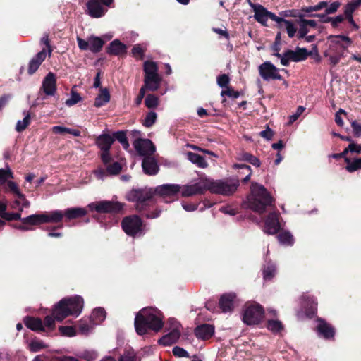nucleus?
Returning a JSON list of instances; mask_svg holds the SVG:
<instances>
[{
	"mask_svg": "<svg viewBox=\"0 0 361 361\" xmlns=\"http://www.w3.org/2000/svg\"><path fill=\"white\" fill-rule=\"evenodd\" d=\"M181 187L178 184H163L152 188L132 189L126 195L129 202H135V209L147 219H154L160 216L161 210L155 209L149 212L150 207L155 204L154 195H157L165 202L169 203L178 198Z\"/></svg>",
	"mask_w": 361,
	"mask_h": 361,
	"instance_id": "f257e3e1",
	"label": "nucleus"
},
{
	"mask_svg": "<svg viewBox=\"0 0 361 361\" xmlns=\"http://www.w3.org/2000/svg\"><path fill=\"white\" fill-rule=\"evenodd\" d=\"M84 300L80 295L64 298L58 302L52 310V315L44 317L43 325L49 331L55 329V320L61 322L70 315L78 316L83 308Z\"/></svg>",
	"mask_w": 361,
	"mask_h": 361,
	"instance_id": "f03ea898",
	"label": "nucleus"
},
{
	"mask_svg": "<svg viewBox=\"0 0 361 361\" xmlns=\"http://www.w3.org/2000/svg\"><path fill=\"white\" fill-rule=\"evenodd\" d=\"M134 326L140 336L147 334L149 330L159 332L164 326L162 314L157 309L142 308L135 315Z\"/></svg>",
	"mask_w": 361,
	"mask_h": 361,
	"instance_id": "7ed1b4c3",
	"label": "nucleus"
},
{
	"mask_svg": "<svg viewBox=\"0 0 361 361\" xmlns=\"http://www.w3.org/2000/svg\"><path fill=\"white\" fill-rule=\"evenodd\" d=\"M251 195L248 198L252 210L263 214L267 207L270 206L274 199L265 187L258 183L252 182L250 185Z\"/></svg>",
	"mask_w": 361,
	"mask_h": 361,
	"instance_id": "20e7f679",
	"label": "nucleus"
},
{
	"mask_svg": "<svg viewBox=\"0 0 361 361\" xmlns=\"http://www.w3.org/2000/svg\"><path fill=\"white\" fill-rule=\"evenodd\" d=\"M63 218V211L53 210L49 212H45L41 214H34L25 217L23 224H30V226H39L43 224L49 223L61 224Z\"/></svg>",
	"mask_w": 361,
	"mask_h": 361,
	"instance_id": "39448f33",
	"label": "nucleus"
},
{
	"mask_svg": "<svg viewBox=\"0 0 361 361\" xmlns=\"http://www.w3.org/2000/svg\"><path fill=\"white\" fill-rule=\"evenodd\" d=\"M145 227L143 221L136 214L125 216L121 221V228L128 236L143 234Z\"/></svg>",
	"mask_w": 361,
	"mask_h": 361,
	"instance_id": "423d86ee",
	"label": "nucleus"
},
{
	"mask_svg": "<svg viewBox=\"0 0 361 361\" xmlns=\"http://www.w3.org/2000/svg\"><path fill=\"white\" fill-rule=\"evenodd\" d=\"M114 142V137L109 133H102L96 137L94 144L100 149L99 157L103 164H108L113 161L110 149Z\"/></svg>",
	"mask_w": 361,
	"mask_h": 361,
	"instance_id": "0eeeda50",
	"label": "nucleus"
},
{
	"mask_svg": "<svg viewBox=\"0 0 361 361\" xmlns=\"http://www.w3.org/2000/svg\"><path fill=\"white\" fill-rule=\"evenodd\" d=\"M208 190L212 193L220 194L222 195H231L239 186L238 180H211L207 179Z\"/></svg>",
	"mask_w": 361,
	"mask_h": 361,
	"instance_id": "6e6552de",
	"label": "nucleus"
},
{
	"mask_svg": "<svg viewBox=\"0 0 361 361\" xmlns=\"http://www.w3.org/2000/svg\"><path fill=\"white\" fill-rule=\"evenodd\" d=\"M125 206V204L120 202L102 200L91 203L88 207L92 211H96L100 214H119Z\"/></svg>",
	"mask_w": 361,
	"mask_h": 361,
	"instance_id": "1a4fd4ad",
	"label": "nucleus"
},
{
	"mask_svg": "<svg viewBox=\"0 0 361 361\" xmlns=\"http://www.w3.org/2000/svg\"><path fill=\"white\" fill-rule=\"evenodd\" d=\"M264 314V308L257 303L252 304L246 307L243 320L247 325L258 324L262 321Z\"/></svg>",
	"mask_w": 361,
	"mask_h": 361,
	"instance_id": "9d476101",
	"label": "nucleus"
},
{
	"mask_svg": "<svg viewBox=\"0 0 361 361\" xmlns=\"http://www.w3.org/2000/svg\"><path fill=\"white\" fill-rule=\"evenodd\" d=\"M254 6V18L262 25L267 27L268 25L267 20L269 18L276 23L278 20H281V17L277 16L274 13L269 11L262 5L257 4V6Z\"/></svg>",
	"mask_w": 361,
	"mask_h": 361,
	"instance_id": "9b49d317",
	"label": "nucleus"
},
{
	"mask_svg": "<svg viewBox=\"0 0 361 361\" xmlns=\"http://www.w3.org/2000/svg\"><path fill=\"white\" fill-rule=\"evenodd\" d=\"M258 69L259 75L264 80H283V77L279 73V68L270 61L264 62L259 65Z\"/></svg>",
	"mask_w": 361,
	"mask_h": 361,
	"instance_id": "f8f14e48",
	"label": "nucleus"
},
{
	"mask_svg": "<svg viewBox=\"0 0 361 361\" xmlns=\"http://www.w3.org/2000/svg\"><path fill=\"white\" fill-rule=\"evenodd\" d=\"M133 146L137 152L145 157H151L156 150L154 143L149 139H136L133 142Z\"/></svg>",
	"mask_w": 361,
	"mask_h": 361,
	"instance_id": "ddd939ff",
	"label": "nucleus"
},
{
	"mask_svg": "<svg viewBox=\"0 0 361 361\" xmlns=\"http://www.w3.org/2000/svg\"><path fill=\"white\" fill-rule=\"evenodd\" d=\"M207 190V179H204L192 185H185L181 191V195L183 197H190L197 195H203Z\"/></svg>",
	"mask_w": 361,
	"mask_h": 361,
	"instance_id": "4468645a",
	"label": "nucleus"
},
{
	"mask_svg": "<svg viewBox=\"0 0 361 361\" xmlns=\"http://www.w3.org/2000/svg\"><path fill=\"white\" fill-rule=\"evenodd\" d=\"M169 323L173 326V329L169 334L164 335L159 340V343L164 346L171 345L176 343L180 336V332L179 330L180 324L174 319H170Z\"/></svg>",
	"mask_w": 361,
	"mask_h": 361,
	"instance_id": "2eb2a0df",
	"label": "nucleus"
},
{
	"mask_svg": "<svg viewBox=\"0 0 361 361\" xmlns=\"http://www.w3.org/2000/svg\"><path fill=\"white\" fill-rule=\"evenodd\" d=\"M103 164L106 166V169L98 168L94 171V174L99 179H102L107 176L118 175L122 170V166L118 161H114L112 164L111 161Z\"/></svg>",
	"mask_w": 361,
	"mask_h": 361,
	"instance_id": "dca6fc26",
	"label": "nucleus"
},
{
	"mask_svg": "<svg viewBox=\"0 0 361 361\" xmlns=\"http://www.w3.org/2000/svg\"><path fill=\"white\" fill-rule=\"evenodd\" d=\"M317 322L316 330L318 336L326 340H334L336 334L335 328L324 319L318 318Z\"/></svg>",
	"mask_w": 361,
	"mask_h": 361,
	"instance_id": "f3484780",
	"label": "nucleus"
},
{
	"mask_svg": "<svg viewBox=\"0 0 361 361\" xmlns=\"http://www.w3.org/2000/svg\"><path fill=\"white\" fill-rule=\"evenodd\" d=\"M279 216L278 212H273L268 214L264 221V231L267 233L274 235L279 231L281 228Z\"/></svg>",
	"mask_w": 361,
	"mask_h": 361,
	"instance_id": "a211bd4d",
	"label": "nucleus"
},
{
	"mask_svg": "<svg viewBox=\"0 0 361 361\" xmlns=\"http://www.w3.org/2000/svg\"><path fill=\"white\" fill-rule=\"evenodd\" d=\"M87 13L92 18H99L105 15L107 9L98 0H89L86 4Z\"/></svg>",
	"mask_w": 361,
	"mask_h": 361,
	"instance_id": "6ab92c4d",
	"label": "nucleus"
},
{
	"mask_svg": "<svg viewBox=\"0 0 361 361\" xmlns=\"http://www.w3.org/2000/svg\"><path fill=\"white\" fill-rule=\"evenodd\" d=\"M56 77L52 72H49L44 78L41 90L47 96H54L56 92Z\"/></svg>",
	"mask_w": 361,
	"mask_h": 361,
	"instance_id": "aec40b11",
	"label": "nucleus"
},
{
	"mask_svg": "<svg viewBox=\"0 0 361 361\" xmlns=\"http://www.w3.org/2000/svg\"><path fill=\"white\" fill-rule=\"evenodd\" d=\"M302 299L305 302L302 304V307L305 309V314L306 317L312 319L317 312V302L314 297L307 295H303Z\"/></svg>",
	"mask_w": 361,
	"mask_h": 361,
	"instance_id": "412c9836",
	"label": "nucleus"
},
{
	"mask_svg": "<svg viewBox=\"0 0 361 361\" xmlns=\"http://www.w3.org/2000/svg\"><path fill=\"white\" fill-rule=\"evenodd\" d=\"M194 334L197 338L204 341L208 340L214 334V326L209 324L199 325L195 329Z\"/></svg>",
	"mask_w": 361,
	"mask_h": 361,
	"instance_id": "4be33fe9",
	"label": "nucleus"
},
{
	"mask_svg": "<svg viewBox=\"0 0 361 361\" xmlns=\"http://www.w3.org/2000/svg\"><path fill=\"white\" fill-rule=\"evenodd\" d=\"M142 168L144 173L149 176L156 175L159 170L156 159L151 157H145L142 161Z\"/></svg>",
	"mask_w": 361,
	"mask_h": 361,
	"instance_id": "5701e85b",
	"label": "nucleus"
},
{
	"mask_svg": "<svg viewBox=\"0 0 361 361\" xmlns=\"http://www.w3.org/2000/svg\"><path fill=\"white\" fill-rule=\"evenodd\" d=\"M47 56V50L43 48L41 51L37 53L29 62L27 73L33 75L39 68L42 62L45 60Z\"/></svg>",
	"mask_w": 361,
	"mask_h": 361,
	"instance_id": "b1692460",
	"label": "nucleus"
},
{
	"mask_svg": "<svg viewBox=\"0 0 361 361\" xmlns=\"http://www.w3.org/2000/svg\"><path fill=\"white\" fill-rule=\"evenodd\" d=\"M235 295L234 293H224L219 300V307L223 312H231L233 309L234 300Z\"/></svg>",
	"mask_w": 361,
	"mask_h": 361,
	"instance_id": "393cba45",
	"label": "nucleus"
},
{
	"mask_svg": "<svg viewBox=\"0 0 361 361\" xmlns=\"http://www.w3.org/2000/svg\"><path fill=\"white\" fill-rule=\"evenodd\" d=\"M127 47L119 39L113 40L106 47V53L113 56H123L126 54Z\"/></svg>",
	"mask_w": 361,
	"mask_h": 361,
	"instance_id": "a878e982",
	"label": "nucleus"
},
{
	"mask_svg": "<svg viewBox=\"0 0 361 361\" xmlns=\"http://www.w3.org/2000/svg\"><path fill=\"white\" fill-rule=\"evenodd\" d=\"M292 61L300 62L307 59L308 56L312 55V51H309L306 48H300L297 47L295 50L288 49V54Z\"/></svg>",
	"mask_w": 361,
	"mask_h": 361,
	"instance_id": "bb28decb",
	"label": "nucleus"
},
{
	"mask_svg": "<svg viewBox=\"0 0 361 361\" xmlns=\"http://www.w3.org/2000/svg\"><path fill=\"white\" fill-rule=\"evenodd\" d=\"M161 82V77L159 74L145 75L142 86L149 91L154 92L159 88Z\"/></svg>",
	"mask_w": 361,
	"mask_h": 361,
	"instance_id": "cd10ccee",
	"label": "nucleus"
},
{
	"mask_svg": "<svg viewBox=\"0 0 361 361\" xmlns=\"http://www.w3.org/2000/svg\"><path fill=\"white\" fill-rule=\"evenodd\" d=\"M87 210L81 207H71L63 211L66 221L81 218L87 215Z\"/></svg>",
	"mask_w": 361,
	"mask_h": 361,
	"instance_id": "c85d7f7f",
	"label": "nucleus"
},
{
	"mask_svg": "<svg viewBox=\"0 0 361 361\" xmlns=\"http://www.w3.org/2000/svg\"><path fill=\"white\" fill-rule=\"evenodd\" d=\"M25 325L30 329L37 332L45 331L42 320L39 317H26L24 319Z\"/></svg>",
	"mask_w": 361,
	"mask_h": 361,
	"instance_id": "c756f323",
	"label": "nucleus"
},
{
	"mask_svg": "<svg viewBox=\"0 0 361 361\" xmlns=\"http://www.w3.org/2000/svg\"><path fill=\"white\" fill-rule=\"evenodd\" d=\"M111 99V95L107 88L100 87L99 93L94 99V106L99 108L107 104Z\"/></svg>",
	"mask_w": 361,
	"mask_h": 361,
	"instance_id": "7c9ffc66",
	"label": "nucleus"
},
{
	"mask_svg": "<svg viewBox=\"0 0 361 361\" xmlns=\"http://www.w3.org/2000/svg\"><path fill=\"white\" fill-rule=\"evenodd\" d=\"M90 48L92 53L99 52L104 47L105 42L101 37L91 35L89 37Z\"/></svg>",
	"mask_w": 361,
	"mask_h": 361,
	"instance_id": "2f4dec72",
	"label": "nucleus"
},
{
	"mask_svg": "<svg viewBox=\"0 0 361 361\" xmlns=\"http://www.w3.org/2000/svg\"><path fill=\"white\" fill-rule=\"evenodd\" d=\"M188 159L193 164H196L198 167L206 168L208 166L204 157L199 154L188 152L187 153Z\"/></svg>",
	"mask_w": 361,
	"mask_h": 361,
	"instance_id": "473e14b6",
	"label": "nucleus"
},
{
	"mask_svg": "<svg viewBox=\"0 0 361 361\" xmlns=\"http://www.w3.org/2000/svg\"><path fill=\"white\" fill-rule=\"evenodd\" d=\"M345 170L349 173H353L361 169V157L355 159H345Z\"/></svg>",
	"mask_w": 361,
	"mask_h": 361,
	"instance_id": "72a5a7b5",
	"label": "nucleus"
},
{
	"mask_svg": "<svg viewBox=\"0 0 361 361\" xmlns=\"http://www.w3.org/2000/svg\"><path fill=\"white\" fill-rule=\"evenodd\" d=\"M327 39L330 41L331 44L338 45L339 47H341L343 42L348 43V44H352L353 43L351 38L343 35H331L327 37Z\"/></svg>",
	"mask_w": 361,
	"mask_h": 361,
	"instance_id": "f704fd0d",
	"label": "nucleus"
},
{
	"mask_svg": "<svg viewBox=\"0 0 361 361\" xmlns=\"http://www.w3.org/2000/svg\"><path fill=\"white\" fill-rule=\"evenodd\" d=\"M6 209H7V202L4 205V211H0L1 218H2L3 219H4L6 221H8L19 220L23 224L24 218L21 217L20 213L6 212Z\"/></svg>",
	"mask_w": 361,
	"mask_h": 361,
	"instance_id": "c9c22d12",
	"label": "nucleus"
},
{
	"mask_svg": "<svg viewBox=\"0 0 361 361\" xmlns=\"http://www.w3.org/2000/svg\"><path fill=\"white\" fill-rule=\"evenodd\" d=\"M4 186V190L5 192H10L17 197H24V194L20 191L18 185L15 182L9 180Z\"/></svg>",
	"mask_w": 361,
	"mask_h": 361,
	"instance_id": "e433bc0d",
	"label": "nucleus"
},
{
	"mask_svg": "<svg viewBox=\"0 0 361 361\" xmlns=\"http://www.w3.org/2000/svg\"><path fill=\"white\" fill-rule=\"evenodd\" d=\"M118 361H140L136 355L135 350L130 348H126L123 353L119 357Z\"/></svg>",
	"mask_w": 361,
	"mask_h": 361,
	"instance_id": "4c0bfd02",
	"label": "nucleus"
},
{
	"mask_svg": "<svg viewBox=\"0 0 361 361\" xmlns=\"http://www.w3.org/2000/svg\"><path fill=\"white\" fill-rule=\"evenodd\" d=\"M112 137H114V140H117L121 144L124 149H128L130 145L125 131L119 130L114 132L112 135Z\"/></svg>",
	"mask_w": 361,
	"mask_h": 361,
	"instance_id": "58836bf2",
	"label": "nucleus"
},
{
	"mask_svg": "<svg viewBox=\"0 0 361 361\" xmlns=\"http://www.w3.org/2000/svg\"><path fill=\"white\" fill-rule=\"evenodd\" d=\"M13 178V173L8 166L6 165V169H0V185L4 186L9 181V179Z\"/></svg>",
	"mask_w": 361,
	"mask_h": 361,
	"instance_id": "ea45409f",
	"label": "nucleus"
},
{
	"mask_svg": "<svg viewBox=\"0 0 361 361\" xmlns=\"http://www.w3.org/2000/svg\"><path fill=\"white\" fill-rule=\"evenodd\" d=\"M277 238L280 243L291 246L294 243V238L289 231H283L277 235Z\"/></svg>",
	"mask_w": 361,
	"mask_h": 361,
	"instance_id": "a19ab883",
	"label": "nucleus"
},
{
	"mask_svg": "<svg viewBox=\"0 0 361 361\" xmlns=\"http://www.w3.org/2000/svg\"><path fill=\"white\" fill-rule=\"evenodd\" d=\"M143 71L145 75H157L158 66L154 61H146L143 64Z\"/></svg>",
	"mask_w": 361,
	"mask_h": 361,
	"instance_id": "79ce46f5",
	"label": "nucleus"
},
{
	"mask_svg": "<svg viewBox=\"0 0 361 361\" xmlns=\"http://www.w3.org/2000/svg\"><path fill=\"white\" fill-rule=\"evenodd\" d=\"M240 92L239 91L235 90L231 86L227 87V89H223L221 92L220 95L224 97L221 101V103L226 102V99L225 97H228L231 99H236L240 97Z\"/></svg>",
	"mask_w": 361,
	"mask_h": 361,
	"instance_id": "37998d69",
	"label": "nucleus"
},
{
	"mask_svg": "<svg viewBox=\"0 0 361 361\" xmlns=\"http://www.w3.org/2000/svg\"><path fill=\"white\" fill-rule=\"evenodd\" d=\"M276 267L272 264L265 266L262 270L263 279L265 281L271 280L276 274Z\"/></svg>",
	"mask_w": 361,
	"mask_h": 361,
	"instance_id": "c03bdc74",
	"label": "nucleus"
},
{
	"mask_svg": "<svg viewBox=\"0 0 361 361\" xmlns=\"http://www.w3.org/2000/svg\"><path fill=\"white\" fill-rule=\"evenodd\" d=\"M267 328L271 332L276 334L279 333L283 329V325L279 320L269 319L267 321Z\"/></svg>",
	"mask_w": 361,
	"mask_h": 361,
	"instance_id": "a18cd8bd",
	"label": "nucleus"
},
{
	"mask_svg": "<svg viewBox=\"0 0 361 361\" xmlns=\"http://www.w3.org/2000/svg\"><path fill=\"white\" fill-rule=\"evenodd\" d=\"M240 159L247 161L256 167H259L261 164L259 159L257 157L248 152H243L240 154Z\"/></svg>",
	"mask_w": 361,
	"mask_h": 361,
	"instance_id": "49530a36",
	"label": "nucleus"
},
{
	"mask_svg": "<svg viewBox=\"0 0 361 361\" xmlns=\"http://www.w3.org/2000/svg\"><path fill=\"white\" fill-rule=\"evenodd\" d=\"M30 114L27 112L23 121H18L16 125V130L21 133L25 130L30 124Z\"/></svg>",
	"mask_w": 361,
	"mask_h": 361,
	"instance_id": "de8ad7c7",
	"label": "nucleus"
},
{
	"mask_svg": "<svg viewBox=\"0 0 361 361\" xmlns=\"http://www.w3.org/2000/svg\"><path fill=\"white\" fill-rule=\"evenodd\" d=\"M281 20H278L277 23L280 24L283 23L286 25V30L288 37L290 38H293L297 32V29L293 25L292 21L286 20L283 18H281Z\"/></svg>",
	"mask_w": 361,
	"mask_h": 361,
	"instance_id": "09e8293b",
	"label": "nucleus"
},
{
	"mask_svg": "<svg viewBox=\"0 0 361 361\" xmlns=\"http://www.w3.org/2000/svg\"><path fill=\"white\" fill-rule=\"evenodd\" d=\"M92 317L96 323L102 322L106 318V311L102 307H97L94 310Z\"/></svg>",
	"mask_w": 361,
	"mask_h": 361,
	"instance_id": "8fccbe9b",
	"label": "nucleus"
},
{
	"mask_svg": "<svg viewBox=\"0 0 361 361\" xmlns=\"http://www.w3.org/2000/svg\"><path fill=\"white\" fill-rule=\"evenodd\" d=\"M145 104L149 109L156 108L159 104V99L157 96L149 94L145 98Z\"/></svg>",
	"mask_w": 361,
	"mask_h": 361,
	"instance_id": "3c124183",
	"label": "nucleus"
},
{
	"mask_svg": "<svg viewBox=\"0 0 361 361\" xmlns=\"http://www.w3.org/2000/svg\"><path fill=\"white\" fill-rule=\"evenodd\" d=\"M230 80V78L227 74H221L216 78L217 85L220 87L224 89H227V87H231V85H229Z\"/></svg>",
	"mask_w": 361,
	"mask_h": 361,
	"instance_id": "603ef678",
	"label": "nucleus"
},
{
	"mask_svg": "<svg viewBox=\"0 0 361 361\" xmlns=\"http://www.w3.org/2000/svg\"><path fill=\"white\" fill-rule=\"evenodd\" d=\"M81 100L82 97L80 94L72 89L71 91V97L66 101V104L68 106H71L76 104Z\"/></svg>",
	"mask_w": 361,
	"mask_h": 361,
	"instance_id": "864d4df0",
	"label": "nucleus"
},
{
	"mask_svg": "<svg viewBox=\"0 0 361 361\" xmlns=\"http://www.w3.org/2000/svg\"><path fill=\"white\" fill-rule=\"evenodd\" d=\"M282 16L286 18L293 17V18H299V20L301 19L302 17H305V14L302 13L301 11L297 9H291V10H286L283 11L280 13Z\"/></svg>",
	"mask_w": 361,
	"mask_h": 361,
	"instance_id": "5fc2aeb1",
	"label": "nucleus"
},
{
	"mask_svg": "<svg viewBox=\"0 0 361 361\" xmlns=\"http://www.w3.org/2000/svg\"><path fill=\"white\" fill-rule=\"evenodd\" d=\"M157 115L154 111H150L147 114L143 125L147 128L152 127L156 122Z\"/></svg>",
	"mask_w": 361,
	"mask_h": 361,
	"instance_id": "6e6d98bb",
	"label": "nucleus"
},
{
	"mask_svg": "<svg viewBox=\"0 0 361 361\" xmlns=\"http://www.w3.org/2000/svg\"><path fill=\"white\" fill-rule=\"evenodd\" d=\"M233 168L234 169H243V170H246L247 172V174L246 175V176L242 180V182L243 183H245L247 182H248L250 179V176L252 175V169L250 168V166L248 165H246V164H235L233 165Z\"/></svg>",
	"mask_w": 361,
	"mask_h": 361,
	"instance_id": "4d7b16f0",
	"label": "nucleus"
},
{
	"mask_svg": "<svg viewBox=\"0 0 361 361\" xmlns=\"http://www.w3.org/2000/svg\"><path fill=\"white\" fill-rule=\"evenodd\" d=\"M59 330L63 336L71 337L76 335V331L73 326H60Z\"/></svg>",
	"mask_w": 361,
	"mask_h": 361,
	"instance_id": "13d9d810",
	"label": "nucleus"
},
{
	"mask_svg": "<svg viewBox=\"0 0 361 361\" xmlns=\"http://www.w3.org/2000/svg\"><path fill=\"white\" fill-rule=\"evenodd\" d=\"M77 328L80 334H87L90 329V326L87 319H81L78 322Z\"/></svg>",
	"mask_w": 361,
	"mask_h": 361,
	"instance_id": "bf43d9fd",
	"label": "nucleus"
},
{
	"mask_svg": "<svg viewBox=\"0 0 361 361\" xmlns=\"http://www.w3.org/2000/svg\"><path fill=\"white\" fill-rule=\"evenodd\" d=\"M131 51L133 56L138 57L140 60L144 59L145 50L140 46V44L134 45Z\"/></svg>",
	"mask_w": 361,
	"mask_h": 361,
	"instance_id": "052dcab7",
	"label": "nucleus"
},
{
	"mask_svg": "<svg viewBox=\"0 0 361 361\" xmlns=\"http://www.w3.org/2000/svg\"><path fill=\"white\" fill-rule=\"evenodd\" d=\"M341 6V3L338 1H334L333 3H331L329 6H326V9H325V11H326V14H333V13H335L338 9L340 8V6Z\"/></svg>",
	"mask_w": 361,
	"mask_h": 361,
	"instance_id": "680f3d73",
	"label": "nucleus"
},
{
	"mask_svg": "<svg viewBox=\"0 0 361 361\" xmlns=\"http://www.w3.org/2000/svg\"><path fill=\"white\" fill-rule=\"evenodd\" d=\"M172 352H173V354L176 357H189L188 353L185 349H183L181 347H179V346H175L173 348Z\"/></svg>",
	"mask_w": 361,
	"mask_h": 361,
	"instance_id": "e2e57ef3",
	"label": "nucleus"
},
{
	"mask_svg": "<svg viewBox=\"0 0 361 361\" xmlns=\"http://www.w3.org/2000/svg\"><path fill=\"white\" fill-rule=\"evenodd\" d=\"M30 348L32 352H38L42 349L47 348V345L42 341H33L30 344Z\"/></svg>",
	"mask_w": 361,
	"mask_h": 361,
	"instance_id": "0e129e2a",
	"label": "nucleus"
},
{
	"mask_svg": "<svg viewBox=\"0 0 361 361\" xmlns=\"http://www.w3.org/2000/svg\"><path fill=\"white\" fill-rule=\"evenodd\" d=\"M298 23L299 24L300 27L298 30L297 37L298 39H303L305 37V35H307V34L309 32V29H308L307 26H306L303 23Z\"/></svg>",
	"mask_w": 361,
	"mask_h": 361,
	"instance_id": "69168bd1",
	"label": "nucleus"
},
{
	"mask_svg": "<svg viewBox=\"0 0 361 361\" xmlns=\"http://www.w3.org/2000/svg\"><path fill=\"white\" fill-rule=\"evenodd\" d=\"M357 8L350 1L344 7V16H353L355 11Z\"/></svg>",
	"mask_w": 361,
	"mask_h": 361,
	"instance_id": "338daca9",
	"label": "nucleus"
},
{
	"mask_svg": "<svg viewBox=\"0 0 361 361\" xmlns=\"http://www.w3.org/2000/svg\"><path fill=\"white\" fill-rule=\"evenodd\" d=\"M348 149L350 151V153H355L359 155L361 154V144H357L351 141L348 145Z\"/></svg>",
	"mask_w": 361,
	"mask_h": 361,
	"instance_id": "774afa93",
	"label": "nucleus"
}]
</instances>
